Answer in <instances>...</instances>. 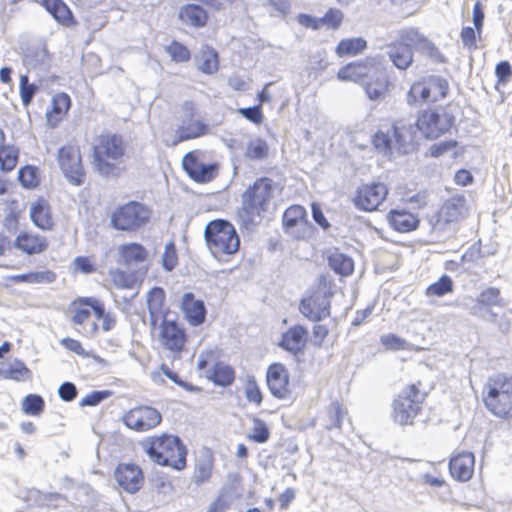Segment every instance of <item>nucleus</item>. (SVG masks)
<instances>
[{
  "label": "nucleus",
  "instance_id": "obj_1",
  "mask_svg": "<svg viewBox=\"0 0 512 512\" xmlns=\"http://www.w3.org/2000/svg\"><path fill=\"white\" fill-rule=\"evenodd\" d=\"M127 143L116 133H102L95 138L92 146V166L102 177L117 174L118 166L124 162Z\"/></svg>",
  "mask_w": 512,
  "mask_h": 512
},
{
  "label": "nucleus",
  "instance_id": "obj_2",
  "mask_svg": "<svg viewBox=\"0 0 512 512\" xmlns=\"http://www.w3.org/2000/svg\"><path fill=\"white\" fill-rule=\"evenodd\" d=\"M278 189V185L272 179L262 177L242 194L239 217L247 229L261 222L263 213L269 209Z\"/></svg>",
  "mask_w": 512,
  "mask_h": 512
},
{
  "label": "nucleus",
  "instance_id": "obj_3",
  "mask_svg": "<svg viewBox=\"0 0 512 512\" xmlns=\"http://www.w3.org/2000/svg\"><path fill=\"white\" fill-rule=\"evenodd\" d=\"M147 456L156 464L182 470L186 466V447L177 436L163 434L143 441Z\"/></svg>",
  "mask_w": 512,
  "mask_h": 512
},
{
  "label": "nucleus",
  "instance_id": "obj_4",
  "mask_svg": "<svg viewBox=\"0 0 512 512\" xmlns=\"http://www.w3.org/2000/svg\"><path fill=\"white\" fill-rule=\"evenodd\" d=\"M207 248L217 259L231 256L239 250L240 239L234 226L227 220L215 219L204 228Z\"/></svg>",
  "mask_w": 512,
  "mask_h": 512
},
{
  "label": "nucleus",
  "instance_id": "obj_5",
  "mask_svg": "<svg viewBox=\"0 0 512 512\" xmlns=\"http://www.w3.org/2000/svg\"><path fill=\"white\" fill-rule=\"evenodd\" d=\"M484 403L494 415L512 419V377L499 374L490 379Z\"/></svg>",
  "mask_w": 512,
  "mask_h": 512
},
{
  "label": "nucleus",
  "instance_id": "obj_6",
  "mask_svg": "<svg viewBox=\"0 0 512 512\" xmlns=\"http://www.w3.org/2000/svg\"><path fill=\"white\" fill-rule=\"evenodd\" d=\"M420 382L409 385L393 403L394 420L401 425L412 424L421 411L427 393L419 388Z\"/></svg>",
  "mask_w": 512,
  "mask_h": 512
},
{
  "label": "nucleus",
  "instance_id": "obj_7",
  "mask_svg": "<svg viewBox=\"0 0 512 512\" xmlns=\"http://www.w3.org/2000/svg\"><path fill=\"white\" fill-rule=\"evenodd\" d=\"M209 133L208 124L199 117L198 109L193 101L186 100L180 106V125L176 130L177 138L172 146L180 142L203 137Z\"/></svg>",
  "mask_w": 512,
  "mask_h": 512
},
{
  "label": "nucleus",
  "instance_id": "obj_8",
  "mask_svg": "<svg viewBox=\"0 0 512 512\" xmlns=\"http://www.w3.org/2000/svg\"><path fill=\"white\" fill-rule=\"evenodd\" d=\"M150 218L149 209L139 202H128L118 207L111 215V225L121 231H133L143 226Z\"/></svg>",
  "mask_w": 512,
  "mask_h": 512
},
{
  "label": "nucleus",
  "instance_id": "obj_9",
  "mask_svg": "<svg viewBox=\"0 0 512 512\" xmlns=\"http://www.w3.org/2000/svg\"><path fill=\"white\" fill-rule=\"evenodd\" d=\"M466 199L464 196H453L446 200L438 212L437 219L432 226L434 232L455 231V224L467 213Z\"/></svg>",
  "mask_w": 512,
  "mask_h": 512
},
{
  "label": "nucleus",
  "instance_id": "obj_10",
  "mask_svg": "<svg viewBox=\"0 0 512 512\" xmlns=\"http://www.w3.org/2000/svg\"><path fill=\"white\" fill-rule=\"evenodd\" d=\"M58 163L64 177L74 186H81L85 180L80 148L76 145H65L58 151Z\"/></svg>",
  "mask_w": 512,
  "mask_h": 512
},
{
  "label": "nucleus",
  "instance_id": "obj_11",
  "mask_svg": "<svg viewBox=\"0 0 512 512\" xmlns=\"http://www.w3.org/2000/svg\"><path fill=\"white\" fill-rule=\"evenodd\" d=\"M330 297L326 290L318 289L301 300L299 310L304 317L319 322L330 316Z\"/></svg>",
  "mask_w": 512,
  "mask_h": 512
},
{
  "label": "nucleus",
  "instance_id": "obj_12",
  "mask_svg": "<svg viewBox=\"0 0 512 512\" xmlns=\"http://www.w3.org/2000/svg\"><path fill=\"white\" fill-rule=\"evenodd\" d=\"M160 412L151 406H138L130 409L123 416L124 424L135 431H148L160 424Z\"/></svg>",
  "mask_w": 512,
  "mask_h": 512
},
{
  "label": "nucleus",
  "instance_id": "obj_13",
  "mask_svg": "<svg viewBox=\"0 0 512 512\" xmlns=\"http://www.w3.org/2000/svg\"><path fill=\"white\" fill-rule=\"evenodd\" d=\"M416 129L427 139H435L443 135L451 126L447 114L435 110L423 111L418 117Z\"/></svg>",
  "mask_w": 512,
  "mask_h": 512
},
{
  "label": "nucleus",
  "instance_id": "obj_14",
  "mask_svg": "<svg viewBox=\"0 0 512 512\" xmlns=\"http://www.w3.org/2000/svg\"><path fill=\"white\" fill-rule=\"evenodd\" d=\"M387 187L380 182L364 184L357 189L353 198L355 207L363 211H374L385 200Z\"/></svg>",
  "mask_w": 512,
  "mask_h": 512
},
{
  "label": "nucleus",
  "instance_id": "obj_15",
  "mask_svg": "<svg viewBox=\"0 0 512 512\" xmlns=\"http://www.w3.org/2000/svg\"><path fill=\"white\" fill-rule=\"evenodd\" d=\"M380 57H367L359 62H352L339 69L337 78L340 81H365L373 72L381 68Z\"/></svg>",
  "mask_w": 512,
  "mask_h": 512
},
{
  "label": "nucleus",
  "instance_id": "obj_16",
  "mask_svg": "<svg viewBox=\"0 0 512 512\" xmlns=\"http://www.w3.org/2000/svg\"><path fill=\"white\" fill-rule=\"evenodd\" d=\"M67 314L71 315V321L76 326H82L80 331L86 337L94 336L98 331V324L90 321L91 310L87 302V297H78L68 306Z\"/></svg>",
  "mask_w": 512,
  "mask_h": 512
},
{
  "label": "nucleus",
  "instance_id": "obj_17",
  "mask_svg": "<svg viewBox=\"0 0 512 512\" xmlns=\"http://www.w3.org/2000/svg\"><path fill=\"white\" fill-rule=\"evenodd\" d=\"M289 380V372L283 364L274 363L268 367L266 381L269 391L274 397L281 400L290 399Z\"/></svg>",
  "mask_w": 512,
  "mask_h": 512
},
{
  "label": "nucleus",
  "instance_id": "obj_18",
  "mask_svg": "<svg viewBox=\"0 0 512 512\" xmlns=\"http://www.w3.org/2000/svg\"><path fill=\"white\" fill-rule=\"evenodd\" d=\"M183 169L196 182L211 181L217 174L216 164H207L197 159L194 152H188L182 159Z\"/></svg>",
  "mask_w": 512,
  "mask_h": 512
},
{
  "label": "nucleus",
  "instance_id": "obj_19",
  "mask_svg": "<svg viewBox=\"0 0 512 512\" xmlns=\"http://www.w3.org/2000/svg\"><path fill=\"white\" fill-rule=\"evenodd\" d=\"M114 476L118 485L128 493L137 492L144 480L140 467L132 463L119 464Z\"/></svg>",
  "mask_w": 512,
  "mask_h": 512
},
{
  "label": "nucleus",
  "instance_id": "obj_20",
  "mask_svg": "<svg viewBox=\"0 0 512 512\" xmlns=\"http://www.w3.org/2000/svg\"><path fill=\"white\" fill-rule=\"evenodd\" d=\"M161 339L165 348L180 352L186 343V334L176 322L164 320L161 324Z\"/></svg>",
  "mask_w": 512,
  "mask_h": 512
},
{
  "label": "nucleus",
  "instance_id": "obj_21",
  "mask_svg": "<svg viewBox=\"0 0 512 512\" xmlns=\"http://www.w3.org/2000/svg\"><path fill=\"white\" fill-rule=\"evenodd\" d=\"M307 336L308 331L306 328L301 325H294L283 333L279 346L293 355H297L303 352Z\"/></svg>",
  "mask_w": 512,
  "mask_h": 512
},
{
  "label": "nucleus",
  "instance_id": "obj_22",
  "mask_svg": "<svg viewBox=\"0 0 512 512\" xmlns=\"http://www.w3.org/2000/svg\"><path fill=\"white\" fill-rule=\"evenodd\" d=\"M474 455L470 452H461L453 456L449 462L450 474L458 481H468L474 472Z\"/></svg>",
  "mask_w": 512,
  "mask_h": 512
},
{
  "label": "nucleus",
  "instance_id": "obj_23",
  "mask_svg": "<svg viewBox=\"0 0 512 512\" xmlns=\"http://www.w3.org/2000/svg\"><path fill=\"white\" fill-rule=\"evenodd\" d=\"M181 309L190 325L198 326L205 321L206 308L204 302L196 299L193 293L187 292L183 295Z\"/></svg>",
  "mask_w": 512,
  "mask_h": 512
},
{
  "label": "nucleus",
  "instance_id": "obj_24",
  "mask_svg": "<svg viewBox=\"0 0 512 512\" xmlns=\"http://www.w3.org/2000/svg\"><path fill=\"white\" fill-rule=\"evenodd\" d=\"M119 263L127 268L142 265L148 257L147 250L139 243H127L118 246Z\"/></svg>",
  "mask_w": 512,
  "mask_h": 512
},
{
  "label": "nucleus",
  "instance_id": "obj_25",
  "mask_svg": "<svg viewBox=\"0 0 512 512\" xmlns=\"http://www.w3.org/2000/svg\"><path fill=\"white\" fill-rule=\"evenodd\" d=\"M307 222V212L300 205H292L284 212L283 225L289 233L297 238L302 237L300 230L305 229Z\"/></svg>",
  "mask_w": 512,
  "mask_h": 512
},
{
  "label": "nucleus",
  "instance_id": "obj_26",
  "mask_svg": "<svg viewBox=\"0 0 512 512\" xmlns=\"http://www.w3.org/2000/svg\"><path fill=\"white\" fill-rule=\"evenodd\" d=\"M363 85L370 100H379L385 95L389 80L382 62L380 70L373 72Z\"/></svg>",
  "mask_w": 512,
  "mask_h": 512
},
{
  "label": "nucleus",
  "instance_id": "obj_27",
  "mask_svg": "<svg viewBox=\"0 0 512 512\" xmlns=\"http://www.w3.org/2000/svg\"><path fill=\"white\" fill-rule=\"evenodd\" d=\"M14 246L29 255H33L45 251L48 243L42 236L22 232L16 237Z\"/></svg>",
  "mask_w": 512,
  "mask_h": 512
},
{
  "label": "nucleus",
  "instance_id": "obj_28",
  "mask_svg": "<svg viewBox=\"0 0 512 512\" xmlns=\"http://www.w3.org/2000/svg\"><path fill=\"white\" fill-rule=\"evenodd\" d=\"M390 226L401 233L410 232L417 228L418 218L406 210H392L388 214Z\"/></svg>",
  "mask_w": 512,
  "mask_h": 512
},
{
  "label": "nucleus",
  "instance_id": "obj_29",
  "mask_svg": "<svg viewBox=\"0 0 512 512\" xmlns=\"http://www.w3.org/2000/svg\"><path fill=\"white\" fill-rule=\"evenodd\" d=\"M30 218L34 225L42 230H50L53 227L50 206L44 200H37L31 203Z\"/></svg>",
  "mask_w": 512,
  "mask_h": 512
},
{
  "label": "nucleus",
  "instance_id": "obj_30",
  "mask_svg": "<svg viewBox=\"0 0 512 512\" xmlns=\"http://www.w3.org/2000/svg\"><path fill=\"white\" fill-rule=\"evenodd\" d=\"M179 19L193 27H203L208 20L207 12L197 4H187L180 8L178 13Z\"/></svg>",
  "mask_w": 512,
  "mask_h": 512
},
{
  "label": "nucleus",
  "instance_id": "obj_31",
  "mask_svg": "<svg viewBox=\"0 0 512 512\" xmlns=\"http://www.w3.org/2000/svg\"><path fill=\"white\" fill-rule=\"evenodd\" d=\"M71 105L70 97L66 93H58L52 99V109L46 112L47 123L54 128L67 113Z\"/></svg>",
  "mask_w": 512,
  "mask_h": 512
},
{
  "label": "nucleus",
  "instance_id": "obj_32",
  "mask_svg": "<svg viewBox=\"0 0 512 512\" xmlns=\"http://www.w3.org/2000/svg\"><path fill=\"white\" fill-rule=\"evenodd\" d=\"M387 55L399 70H406L413 62L412 49L400 43L389 45Z\"/></svg>",
  "mask_w": 512,
  "mask_h": 512
},
{
  "label": "nucleus",
  "instance_id": "obj_33",
  "mask_svg": "<svg viewBox=\"0 0 512 512\" xmlns=\"http://www.w3.org/2000/svg\"><path fill=\"white\" fill-rule=\"evenodd\" d=\"M418 131L416 125H405L402 121H397L393 124V136L395 145L400 152H406L407 146L410 145Z\"/></svg>",
  "mask_w": 512,
  "mask_h": 512
},
{
  "label": "nucleus",
  "instance_id": "obj_34",
  "mask_svg": "<svg viewBox=\"0 0 512 512\" xmlns=\"http://www.w3.org/2000/svg\"><path fill=\"white\" fill-rule=\"evenodd\" d=\"M31 376V371L23 362L18 360L0 364V377L15 381H25Z\"/></svg>",
  "mask_w": 512,
  "mask_h": 512
},
{
  "label": "nucleus",
  "instance_id": "obj_35",
  "mask_svg": "<svg viewBox=\"0 0 512 512\" xmlns=\"http://www.w3.org/2000/svg\"><path fill=\"white\" fill-rule=\"evenodd\" d=\"M430 90L427 77L422 78L420 81L415 82L410 87L406 100L411 106H419L426 102H431Z\"/></svg>",
  "mask_w": 512,
  "mask_h": 512
},
{
  "label": "nucleus",
  "instance_id": "obj_36",
  "mask_svg": "<svg viewBox=\"0 0 512 512\" xmlns=\"http://www.w3.org/2000/svg\"><path fill=\"white\" fill-rule=\"evenodd\" d=\"M207 378L218 386L227 387L235 379V373L230 365L218 362L209 370Z\"/></svg>",
  "mask_w": 512,
  "mask_h": 512
},
{
  "label": "nucleus",
  "instance_id": "obj_37",
  "mask_svg": "<svg viewBox=\"0 0 512 512\" xmlns=\"http://www.w3.org/2000/svg\"><path fill=\"white\" fill-rule=\"evenodd\" d=\"M196 65L198 70L205 74H214L218 70V54L216 50L205 46L196 56Z\"/></svg>",
  "mask_w": 512,
  "mask_h": 512
},
{
  "label": "nucleus",
  "instance_id": "obj_38",
  "mask_svg": "<svg viewBox=\"0 0 512 512\" xmlns=\"http://www.w3.org/2000/svg\"><path fill=\"white\" fill-rule=\"evenodd\" d=\"M367 47V42L365 39L358 38H348L341 40L336 46L335 53L339 57L343 56H354L358 53H361Z\"/></svg>",
  "mask_w": 512,
  "mask_h": 512
},
{
  "label": "nucleus",
  "instance_id": "obj_39",
  "mask_svg": "<svg viewBox=\"0 0 512 512\" xmlns=\"http://www.w3.org/2000/svg\"><path fill=\"white\" fill-rule=\"evenodd\" d=\"M399 43L409 48L414 47L417 51L420 50L426 38L417 28L406 27L399 31Z\"/></svg>",
  "mask_w": 512,
  "mask_h": 512
},
{
  "label": "nucleus",
  "instance_id": "obj_40",
  "mask_svg": "<svg viewBox=\"0 0 512 512\" xmlns=\"http://www.w3.org/2000/svg\"><path fill=\"white\" fill-rule=\"evenodd\" d=\"M12 279L17 283L49 284L56 279V274L53 271L46 270L15 275Z\"/></svg>",
  "mask_w": 512,
  "mask_h": 512
},
{
  "label": "nucleus",
  "instance_id": "obj_41",
  "mask_svg": "<svg viewBox=\"0 0 512 512\" xmlns=\"http://www.w3.org/2000/svg\"><path fill=\"white\" fill-rule=\"evenodd\" d=\"M19 159V149L14 145H2L0 147V169L2 171H12Z\"/></svg>",
  "mask_w": 512,
  "mask_h": 512
},
{
  "label": "nucleus",
  "instance_id": "obj_42",
  "mask_svg": "<svg viewBox=\"0 0 512 512\" xmlns=\"http://www.w3.org/2000/svg\"><path fill=\"white\" fill-rule=\"evenodd\" d=\"M330 267L338 274L348 276L353 273L354 262L352 258L342 254L334 253L329 257Z\"/></svg>",
  "mask_w": 512,
  "mask_h": 512
},
{
  "label": "nucleus",
  "instance_id": "obj_43",
  "mask_svg": "<svg viewBox=\"0 0 512 512\" xmlns=\"http://www.w3.org/2000/svg\"><path fill=\"white\" fill-rule=\"evenodd\" d=\"M213 468V459L211 456H204L196 461L195 471L193 474V482L202 484L209 480Z\"/></svg>",
  "mask_w": 512,
  "mask_h": 512
},
{
  "label": "nucleus",
  "instance_id": "obj_44",
  "mask_svg": "<svg viewBox=\"0 0 512 512\" xmlns=\"http://www.w3.org/2000/svg\"><path fill=\"white\" fill-rule=\"evenodd\" d=\"M109 278L114 287L118 289H133L137 284L134 274L120 269L109 271Z\"/></svg>",
  "mask_w": 512,
  "mask_h": 512
},
{
  "label": "nucleus",
  "instance_id": "obj_45",
  "mask_svg": "<svg viewBox=\"0 0 512 512\" xmlns=\"http://www.w3.org/2000/svg\"><path fill=\"white\" fill-rule=\"evenodd\" d=\"M427 81L430 90L429 95L431 102H436L446 97L449 88L448 83L444 78L432 75L427 77Z\"/></svg>",
  "mask_w": 512,
  "mask_h": 512
},
{
  "label": "nucleus",
  "instance_id": "obj_46",
  "mask_svg": "<svg viewBox=\"0 0 512 512\" xmlns=\"http://www.w3.org/2000/svg\"><path fill=\"white\" fill-rule=\"evenodd\" d=\"M268 145L261 138L251 139L247 142L245 156L253 160H262L268 156Z\"/></svg>",
  "mask_w": 512,
  "mask_h": 512
},
{
  "label": "nucleus",
  "instance_id": "obj_47",
  "mask_svg": "<svg viewBox=\"0 0 512 512\" xmlns=\"http://www.w3.org/2000/svg\"><path fill=\"white\" fill-rule=\"evenodd\" d=\"M454 284L450 276L443 275L440 279L429 285L426 289L427 296L442 297L446 294L453 292Z\"/></svg>",
  "mask_w": 512,
  "mask_h": 512
},
{
  "label": "nucleus",
  "instance_id": "obj_48",
  "mask_svg": "<svg viewBox=\"0 0 512 512\" xmlns=\"http://www.w3.org/2000/svg\"><path fill=\"white\" fill-rule=\"evenodd\" d=\"M38 90L39 86L34 83H30L27 75L24 74L20 76L19 92L24 107L27 108L32 103Z\"/></svg>",
  "mask_w": 512,
  "mask_h": 512
},
{
  "label": "nucleus",
  "instance_id": "obj_49",
  "mask_svg": "<svg viewBox=\"0 0 512 512\" xmlns=\"http://www.w3.org/2000/svg\"><path fill=\"white\" fill-rule=\"evenodd\" d=\"M164 299L165 293L162 288L154 287L149 291L147 297V306L152 317H155L158 313L161 312Z\"/></svg>",
  "mask_w": 512,
  "mask_h": 512
},
{
  "label": "nucleus",
  "instance_id": "obj_50",
  "mask_svg": "<svg viewBox=\"0 0 512 512\" xmlns=\"http://www.w3.org/2000/svg\"><path fill=\"white\" fill-rule=\"evenodd\" d=\"M328 421L325 425L327 430L334 428H341L343 419L346 416V410L343 409L340 403L333 402L328 408Z\"/></svg>",
  "mask_w": 512,
  "mask_h": 512
},
{
  "label": "nucleus",
  "instance_id": "obj_51",
  "mask_svg": "<svg viewBox=\"0 0 512 512\" xmlns=\"http://www.w3.org/2000/svg\"><path fill=\"white\" fill-rule=\"evenodd\" d=\"M44 406V399L38 394H29L22 401V411L27 415L41 414Z\"/></svg>",
  "mask_w": 512,
  "mask_h": 512
},
{
  "label": "nucleus",
  "instance_id": "obj_52",
  "mask_svg": "<svg viewBox=\"0 0 512 512\" xmlns=\"http://www.w3.org/2000/svg\"><path fill=\"white\" fill-rule=\"evenodd\" d=\"M245 397L248 402L260 406L263 401V395L260 387L257 384L256 378L253 375H248L245 382L244 389Z\"/></svg>",
  "mask_w": 512,
  "mask_h": 512
},
{
  "label": "nucleus",
  "instance_id": "obj_53",
  "mask_svg": "<svg viewBox=\"0 0 512 512\" xmlns=\"http://www.w3.org/2000/svg\"><path fill=\"white\" fill-rule=\"evenodd\" d=\"M477 303L483 307L503 306L500 290L495 287H489L483 290L477 298Z\"/></svg>",
  "mask_w": 512,
  "mask_h": 512
},
{
  "label": "nucleus",
  "instance_id": "obj_54",
  "mask_svg": "<svg viewBox=\"0 0 512 512\" xmlns=\"http://www.w3.org/2000/svg\"><path fill=\"white\" fill-rule=\"evenodd\" d=\"M269 437L270 431L266 423L259 418H255L249 438L257 443H265L268 441Z\"/></svg>",
  "mask_w": 512,
  "mask_h": 512
},
{
  "label": "nucleus",
  "instance_id": "obj_55",
  "mask_svg": "<svg viewBox=\"0 0 512 512\" xmlns=\"http://www.w3.org/2000/svg\"><path fill=\"white\" fill-rule=\"evenodd\" d=\"M343 13L336 8H330L323 17H320V27L326 26L331 29H338L343 21Z\"/></svg>",
  "mask_w": 512,
  "mask_h": 512
},
{
  "label": "nucleus",
  "instance_id": "obj_56",
  "mask_svg": "<svg viewBox=\"0 0 512 512\" xmlns=\"http://www.w3.org/2000/svg\"><path fill=\"white\" fill-rule=\"evenodd\" d=\"M18 180L25 188H34L38 185L37 168L25 166L19 170Z\"/></svg>",
  "mask_w": 512,
  "mask_h": 512
},
{
  "label": "nucleus",
  "instance_id": "obj_57",
  "mask_svg": "<svg viewBox=\"0 0 512 512\" xmlns=\"http://www.w3.org/2000/svg\"><path fill=\"white\" fill-rule=\"evenodd\" d=\"M178 263V255L175 244L170 241L165 245L164 253L162 256V265L166 271H172Z\"/></svg>",
  "mask_w": 512,
  "mask_h": 512
},
{
  "label": "nucleus",
  "instance_id": "obj_58",
  "mask_svg": "<svg viewBox=\"0 0 512 512\" xmlns=\"http://www.w3.org/2000/svg\"><path fill=\"white\" fill-rule=\"evenodd\" d=\"M166 51L171 56L172 60L176 62H186L190 59V51L186 46L177 41H173L167 46Z\"/></svg>",
  "mask_w": 512,
  "mask_h": 512
},
{
  "label": "nucleus",
  "instance_id": "obj_59",
  "mask_svg": "<svg viewBox=\"0 0 512 512\" xmlns=\"http://www.w3.org/2000/svg\"><path fill=\"white\" fill-rule=\"evenodd\" d=\"M434 63H445L446 58L435 44L427 39L419 50Z\"/></svg>",
  "mask_w": 512,
  "mask_h": 512
},
{
  "label": "nucleus",
  "instance_id": "obj_60",
  "mask_svg": "<svg viewBox=\"0 0 512 512\" xmlns=\"http://www.w3.org/2000/svg\"><path fill=\"white\" fill-rule=\"evenodd\" d=\"M381 343L387 349L394 351L406 350L409 348V343L405 339L392 333L381 336Z\"/></svg>",
  "mask_w": 512,
  "mask_h": 512
},
{
  "label": "nucleus",
  "instance_id": "obj_61",
  "mask_svg": "<svg viewBox=\"0 0 512 512\" xmlns=\"http://www.w3.org/2000/svg\"><path fill=\"white\" fill-rule=\"evenodd\" d=\"M238 113L254 124H261L263 121L261 104L252 107L239 108Z\"/></svg>",
  "mask_w": 512,
  "mask_h": 512
},
{
  "label": "nucleus",
  "instance_id": "obj_62",
  "mask_svg": "<svg viewBox=\"0 0 512 512\" xmlns=\"http://www.w3.org/2000/svg\"><path fill=\"white\" fill-rule=\"evenodd\" d=\"M373 144L375 148L383 153L384 155H388L391 151V138L389 135L383 133V132H377L373 137Z\"/></svg>",
  "mask_w": 512,
  "mask_h": 512
},
{
  "label": "nucleus",
  "instance_id": "obj_63",
  "mask_svg": "<svg viewBox=\"0 0 512 512\" xmlns=\"http://www.w3.org/2000/svg\"><path fill=\"white\" fill-rule=\"evenodd\" d=\"M109 395H110L109 391H93L90 394L83 397L81 399V401L79 402V405L81 407H86V406L93 407V406H96L99 403H101L106 398H108Z\"/></svg>",
  "mask_w": 512,
  "mask_h": 512
},
{
  "label": "nucleus",
  "instance_id": "obj_64",
  "mask_svg": "<svg viewBox=\"0 0 512 512\" xmlns=\"http://www.w3.org/2000/svg\"><path fill=\"white\" fill-rule=\"evenodd\" d=\"M58 395L60 399L65 402L74 400L77 396L76 385L69 381L62 383L58 388Z\"/></svg>",
  "mask_w": 512,
  "mask_h": 512
}]
</instances>
